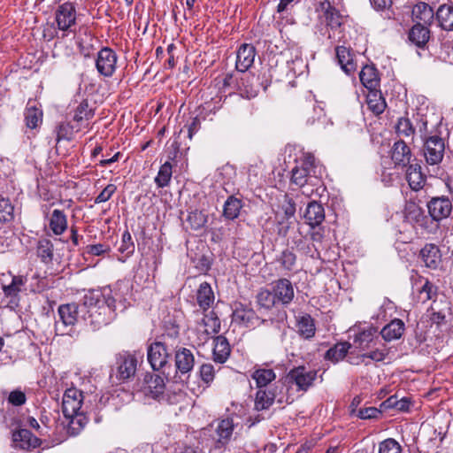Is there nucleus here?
<instances>
[{
	"instance_id": "79ce46f5",
	"label": "nucleus",
	"mask_w": 453,
	"mask_h": 453,
	"mask_svg": "<svg viewBox=\"0 0 453 453\" xmlns=\"http://www.w3.org/2000/svg\"><path fill=\"white\" fill-rule=\"evenodd\" d=\"M14 219V206L9 198H0V224H8Z\"/></svg>"
},
{
	"instance_id": "13d9d810",
	"label": "nucleus",
	"mask_w": 453,
	"mask_h": 453,
	"mask_svg": "<svg viewBox=\"0 0 453 453\" xmlns=\"http://www.w3.org/2000/svg\"><path fill=\"white\" fill-rule=\"evenodd\" d=\"M119 251L125 254L127 257L132 255L134 251V244L129 232L126 231L122 235L121 244L119 247Z\"/></svg>"
},
{
	"instance_id": "39448f33",
	"label": "nucleus",
	"mask_w": 453,
	"mask_h": 453,
	"mask_svg": "<svg viewBox=\"0 0 453 453\" xmlns=\"http://www.w3.org/2000/svg\"><path fill=\"white\" fill-rule=\"evenodd\" d=\"M146 387H145V394L151 398L162 402L166 401L167 403L173 404L178 403L179 400L182 397V393L180 391L175 393L173 397L167 395L165 398V381L164 379L156 374H147L144 378Z\"/></svg>"
},
{
	"instance_id": "3c124183",
	"label": "nucleus",
	"mask_w": 453,
	"mask_h": 453,
	"mask_svg": "<svg viewBox=\"0 0 453 453\" xmlns=\"http://www.w3.org/2000/svg\"><path fill=\"white\" fill-rule=\"evenodd\" d=\"M257 303L265 309L279 305L271 289H261L257 296Z\"/></svg>"
},
{
	"instance_id": "c03bdc74",
	"label": "nucleus",
	"mask_w": 453,
	"mask_h": 453,
	"mask_svg": "<svg viewBox=\"0 0 453 453\" xmlns=\"http://www.w3.org/2000/svg\"><path fill=\"white\" fill-rule=\"evenodd\" d=\"M54 246L49 239H42L37 243V255L44 263H49L53 258Z\"/></svg>"
},
{
	"instance_id": "774afa93",
	"label": "nucleus",
	"mask_w": 453,
	"mask_h": 453,
	"mask_svg": "<svg viewBox=\"0 0 453 453\" xmlns=\"http://www.w3.org/2000/svg\"><path fill=\"white\" fill-rule=\"evenodd\" d=\"M108 250L105 245L98 243L94 245H88L87 247V251L88 254L93 256H100L105 253Z\"/></svg>"
},
{
	"instance_id": "9d476101",
	"label": "nucleus",
	"mask_w": 453,
	"mask_h": 453,
	"mask_svg": "<svg viewBox=\"0 0 453 453\" xmlns=\"http://www.w3.org/2000/svg\"><path fill=\"white\" fill-rule=\"evenodd\" d=\"M83 403L82 392L76 388H70L65 391L62 401L64 416H70L81 411Z\"/></svg>"
},
{
	"instance_id": "bf43d9fd",
	"label": "nucleus",
	"mask_w": 453,
	"mask_h": 453,
	"mask_svg": "<svg viewBox=\"0 0 453 453\" xmlns=\"http://www.w3.org/2000/svg\"><path fill=\"white\" fill-rule=\"evenodd\" d=\"M296 261V256L290 250H286L281 253V256L279 258V262L281 266L287 270H293Z\"/></svg>"
},
{
	"instance_id": "473e14b6",
	"label": "nucleus",
	"mask_w": 453,
	"mask_h": 453,
	"mask_svg": "<svg viewBox=\"0 0 453 453\" xmlns=\"http://www.w3.org/2000/svg\"><path fill=\"white\" fill-rule=\"evenodd\" d=\"M50 229L56 235H61L67 229V218L61 210L55 209L49 219Z\"/></svg>"
},
{
	"instance_id": "f257e3e1",
	"label": "nucleus",
	"mask_w": 453,
	"mask_h": 453,
	"mask_svg": "<svg viewBox=\"0 0 453 453\" xmlns=\"http://www.w3.org/2000/svg\"><path fill=\"white\" fill-rule=\"evenodd\" d=\"M86 294H95L96 300L91 305L86 307L81 317L87 326H89L93 330H96L111 321V318H109L110 309L100 303V297H102L100 291L89 290Z\"/></svg>"
},
{
	"instance_id": "5fc2aeb1",
	"label": "nucleus",
	"mask_w": 453,
	"mask_h": 453,
	"mask_svg": "<svg viewBox=\"0 0 453 453\" xmlns=\"http://www.w3.org/2000/svg\"><path fill=\"white\" fill-rule=\"evenodd\" d=\"M291 219H292L286 218V216L282 215L280 211L275 212V220L277 223L276 231L278 235L285 237L288 234L293 223Z\"/></svg>"
},
{
	"instance_id": "680f3d73",
	"label": "nucleus",
	"mask_w": 453,
	"mask_h": 453,
	"mask_svg": "<svg viewBox=\"0 0 453 453\" xmlns=\"http://www.w3.org/2000/svg\"><path fill=\"white\" fill-rule=\"evenodd\" d=\"M116 190L117 187L114 184H108L95 198V203H101L109 201Z\"/></svg>"
},
{
	"instance_id": "393cba45",
	"label": "nucleus",
	"mask_w": 453,
	"mask_h": 453,
	"mask_svg": "<svg viewBox=\"0 0 453 453\" xmlns=\"http://www.w3.org/2000/svg\"><path fill=\"white\" fill-rule=\"evenodd\" d=\"M406 180L412 190L418 191L423 188L426 183V176L421 172V166L418 164H411L406 171Z\"/></svg>"
},
{
	"instance_id": "cd10ccee",
	"label": "nucleus",
	"mask_w": 453,
	"mask_h": 453,
	"mask_svg": "<svg viewBox=\"0 0 453 453\" xmlns=\"http://www.w3.org/2000/svg\"><path fill=\"white\" fill-rule=\"evenodd\" d=\"M238 86L242 96L248 99L256 97L259 92L258 79L255 75L247 74L241 78Z\"/></svg>"
},
{
	"instance_id": "7c9ffc66",
	"label": "nucleus",
	"mask_w": 453,
	"mask_h": 453,
	"mask_svg": "<svg viewBox=\"0 0 453 453\" xmlns=\"http://www.w3.org/2000/svg\"><path fill=\"white\" fill-rule=\"evenodd\" d=\"M230 345L226 337L219 335L214 339L213 360L216 363H225L230 355Z\"/></svg>"
},
{
	"instance_id": "4c0bfd02",
	"label": "nucleus",
	"mask_w": 453,
	"mask_h": 453,
	"mask_svg": "<svg viewBox=\"0 0 453 453\" xmlns=\"http://www.w3.org/2000/svg\"><path fill=\"white\" fill-rule=\"evenodd\" d=\"M367 95L368 108L376 115L382 113L386 108L385 99L382 97L379 88L369 90Z\"/></svg>"
},
{
	"instance_id": "a19ab883",
	"label": "nucleus",
	"mask_w": 453,
	"mask_h": 453,
	"mask_svg": "<svg viewBox=\"0 0 453 453\" xmlns=\"http://www.w3.org/2000/svg\"><path fill=\"white\" fill-rule=\"evenodd\" d=\"M370 349L371 351L358 356L357 358L362 362H365L366 359H371L374 362H381L387 358L389 353V349L381 342Z\"/></svg>"
},
{
	"instance_id": "9b49d317",
	"label": "nucleus",
	"mask_w": 453,
	"mask_h": 453,
	"mask_svg": "<svg viewBox=\"0 0 453 453\" xmlns=\"http://www.w3.org/2000/svg\"><path fill=\"white\" fill-rule=\"evenodd\" d=\"M138 360L134 355L130 353L119 354L116 361L119 380H126L134 376Z\"/></svg>"
},
{
	"instance_id": "f03ea898",
	"label": "nucleus",
	"mask_w": 453,
	"mask_h": 453,
	"mask_svg": "<svg viewBox=\"0 0 453 453\" xmlns=\"http://www.w3.org/2000/svg\"><path fill=\"white\" fill-rule=\"evenodd\" d=\"M291 173V182L298 187H303L305 184L312 183L313 178H318V175L320 174V167L318 165L315 157L307 153L303 156L300 165L292 169Z\"/></svg>"
},
{
	"instance_id": "e433bc0d",
	"label": "nucleus",
	"mask_w": 453,
	"mask_h": 453,
	"mask_svg": "<svg viewBox=\"0 0 453 453\" xmlns=\"http://www.w3.org/2000/svg\"><path fill=\"white\" fill-rule=\"evenodd\" d=\"M251 378L258 388H263L276 379V374L273 369L258 368L254 370Z\"/></svg>"
},
{
	"instance_id": "052dcab7",
	"label": "nucleus",
	"mask_w": 453,
	"mask_h": 453,
	"mask_svg": "<svg viewBox=\"0 0 453 453\" xmlns=\"http://www.w3.org/2000/svg\"><path fill=\"white\" fill-rule=\"evenodd\" d=\"M199 373L201 380L206 384H210L213 381L215 377L214 367L211 364L202 365L200 366Z\"/></svg>"
},
{
	"instance_id": "864d4df0",
	"label": "nucleus",
	"mask_w": 453,
	"mask_h": 453,
	"mask_svg": "<svg viewBox=\"0 0 453 453\" xmlns=\"http://www.w3.org/2000/svg\"><path fill=\"white\" fill-rule=\"evenodd\" d=\"M94 116V110L89 108L87 101H82L76 108L73 120L76 122H81L83 120H88Z\"/></svg>"
},
{
	"instance_id": "20e7f679",
	"label": "nucleus",
	"mask_w": 453,
	"mask_h": 453,
	"mask_svg": "<svg viewBox=\"0 0 453 453\" xmlns=\"http://www.w3.org/2000/svg\"><path fill=\"white\" fill-rule=\"evenodd\" d=\"M423 142L422 152L425 161L429 166H436L442 162L445 153L444 140L439 135H421Z\"/></svg>"
},
{
	"instance_id": "8fccbe9b",
	"label": "nucleus",
	"mask_w": 453,
	"mask_h": 453,
	"mask_svg": "<svg viewBox=\"0 0 453 453\" xmlns=\"http://www.w3.org/2000/svg\"><path fill=\"white\" fill-rule=\"evenodd\" d=\"M207 222V215L201 211H192L188 213L187 223L193 230H199L205 226Z\"/></svg>"
},
{
	"instance_id": "e2e57ef3",
	"label": "nucleus",
	"mask_w": 453,
	"mask_h": 453,
	"mask_svg": "<svg viewBox=\"0 0 453 453\" xmlns=\"http://www.w3.org/2000/svg\"><path fill=\"white\" fill-rule=\"evenodd\" d=\"M27 401L26 395L23 391L16 389L12 391L8 396V403L13 406H21Z\"/></svg>"
},
{
	"instance_id": "7ed1b4c3",
	"label": "nucleus",
	"mask_w": 453,
	"mask_h": 453,
	"mask_svg": "<svg viewBox=\"0 0 453 453\" xmlns=\"http://www.w3.org/2000/svg\"><path fill=\"white\" fill-rule=\"evenodd\" d=\"M96 300L95 294H85L79 303H72L61 304L58 309V316L65 326H73L82 321L81 315L88 305H91Z\"/></svg>"
},
{
	"instance_id": "0e129e2a",
	"label": "nucleus",
	"mask_w": 453,
	"mask_h": 453,
	"mask_svg": "<svg viewBox=\"0 0 453 453\" xmlns=\"http://www.w3.org/2000/svg\"><path fill=\"white\" fill-rule=\"evenodd\" d=\"M380 415V411L375 407L361 408L357 411L355 416L361 419L376 418Z\"/></svg>"
},
{
	"instance_id": "09e8293b",
	"label": "nucleus",
	"mask_w": 453,
	"mask_h": 453,
	"mask_svg": "<svg viewBox=\"0 0 453 453\" xmlns=\"http://www.w3.org/2000/svg\"><path fill=\"white\" fill-rule=\"evenodd\" d=\"M202 323L207 334H215L220 330V321L213 311L204 315Z\"/></svg>"
},
{
	"instance_id": "a878e982",
	"label": "nucleus",
	"mask_w": 453,
	"mask_h": 453,
	"mask_svg": "<svg viewBox=\"0 0 453 453\" xmlns=\"http://www.w3.org/2000/svg\"><path fill=\"white\" fill-rule=\"evenodd\" d=\"M12 437L14 442L19 443V447L23 449H35L41 443V440L27 429H19L14 432Z\"/></svg>"
},
{
	"instance_id": "603ef678",
	"label": "nucleus",
	"mask_w": 453,
	"mask_h": 453,
	"mask_svg": "<svg viewBox=\"0 0 453 453\" xmlns=\"http://www.w3.org/2000/svg\"><path fill=\"white\" fill-rule=\"evenodd\" d=\"M282 215H285L288 219H293L296 213V203L288 196L284 195L282 199L280 201L279 211Z\"/></svg>"
},
{
	"instance_id": "6e6d98bb",
	"label": "nucleus",
	"mask_w": 453,
	"mask_h": 453,
	"mask_svg": "<svg viewBox=\"0 0 453 453\" xmlns=\"http://www.w3.org/2000/svg\"><path fill=\"white\" fill-rule=\"evenodd\" d=\"M42 119V111L35 107H28L25 111L26 125L29 128H35Z\"/></svg>"
},
{
	"instance_id": "49530a36",
	"label": "nucleus",
	"mask_w": 453,
	"mask_h": 453,
	"mask_svg": "<svg viewBox=\"0 0 453 453\" xmlns=\"http://www.w3.org/2000/svg\"><path fill=\"white\" fill-rule=\"evenodd\" d=\"M325 19L326 25L330 27L331 29L341 27L343 20V17L339 11L331 6L330 4H328V7L325 11Z\"/></svg>"
},
{
	"instance_id": "423d86ee",
	"label": "nucleus",
	"mask_w": 453,
	"mask_h": 453,
	"mask_svg": "<svg viewBox=\"0 0 453 453\" xmlns=\"http://www.w3.org/2000/svg\"><path fill=\"white\" fill-rule=\"evenodd\" d=\"M170 357V349L163 342L155 341L147 348V359L154 371L163 370L169 363Z\"/></svg>"
},
{
	"instance_id": "58836bf2",
	"label": "nucleus",
	"mask_w": 453,
	"mask_h": 453,
	"mask_svg": "<svg viewBox=\"0 0 453 453\" xmlns=\"http://www.w3.org/2000/svg\"><path fill=\"white\" fill-rule=\"evenodd\" d=\"M275 394L271 390L259 388L256 394L255 410H268L273 403Z\"/></svg>"
},
{
	"instance_id": "0eeeda50",
	"label": "nucleus",
	"mask_w": 453,
	"mask_h": 453,
	"mask_svg": "<svg viewBox=\"0 0 453 453\" xmlns=\"http://www.w3.org/2000/svg\"><path fill=\"white\" fill-rule=\"evenodd\" d=\"M317 374V370L299 365L291 369L286 378L289 383L296 386L298 391L305 392L313 385Z\"/></svg>"
},
{
	"instance_id": "2eb2a0df",
	"label": "nucleus",
	"mask_w": 453,
	"mask_h": 453,
	"mask_svg": "<svg viewBox=\"0 0 453 453\" xmlns=\"http://www.w3.org/2000/svg\"><path fill=\"white\" fill-rule=\"evenodd\" d=\"M411 157V150L403 140L400 139L394 143L391 150V159L395 167L409 166Z\"/></svg>"
},
{
	"instance_id": "69168bd1",
	"label": "nucleus",
	"mask_w": 453,
	"mask_h": 453,
	"mask_svg": "<svg viewBox=\"0 0 453 453\" xmlns=\"http://www.w3.org/2000/svg\"><path fill=\"white\" fill-rule=\"evenodd\" d=\"M234 317L235 320L249 323L254 317V312L251 310H236L234 312Z\"/></svg>"
},
{
	"instance_id": "338daca9",
	"label": "nucleus",
	"mask_w": 453,
	"mask_h": 453,
	"mask_svg": "<svg viewBox=\"0 0 453 453\" xmlns=\"http://www.w3.org/2000/svg\"><path fill=\"white\" fill-rule=\"evenodd\" d=\"M57 141L69 139V125L64 122L59 123L56 127Z\"/></svg>"
},
{
	"instance_id": "c9c22d12",
	"label": "nucleus",
	"mask_w": 453,
	"mask_h": 453,
	"mask_svg": "<svg viewBox=\"0 0 453 453\" xmlns=\"http://www.w3.org/2000/svg\"><path fill=\"white\" fill-rule=\"evenodd\" d=\"M297 333L304 339H311L315 335L316 327L313 319L308 315L300 316L296 323Z\"/></svg>"
},
{
	"instance_id": "f704fd0d",
	"label": "nucleus",
	"mask_w": 453,
	"mask_h": 453,
	"mask_svg": "<svg viewBox=\"0 0 453 453\" xmlns=\"http://www.w3.org/2000/svg\"><path fill=\"white\" fill-rule=\"evenodd\" d=\"M198 305L204 311L208 310L214 303L215 296L211 287L207 282L200 284L196 293Z\"/></svg>"
},
{
	"instance_id": "bb28decb",
	"label": "nucleus",
	"mask_w": 453,
	"mask_h": 453,
	"mask_svg": "<svg viewBox=\"0 0 453 453\" xmlns=\"http://www.w3.org/2000/svg\"><path fill=\"white\" fill-rule=\"evenodd\" d=\"M417 300L419 303H425L429 300H432L437 294L436 287L431 283L427 279H419L415 283Z\"/></svg>"
},
{
	"instance_id": "f8f14e48",
	"label": "nucleus",
	"mask_w": 453,
	"mask_h": 453,
	"mask_svg": "<svg viewBox=\"0 0 453 453\" xmlns=\"http://www.w3.org/2000/svg\"><path fill=\"white\" fill-rule=\"evenodd\" d=\"M428 212L433 219L439 221L448 218L452 211V202L447 196L433 197L427 203Z\"/></svg>"
},
{
	"instance_id": "a211bd4d",
	"label": "nucleus",
	"mask_w": 453,
	"mask_h": 453,
	"mask_svg": "<svg viewBox=\"0 0 453 453\" xmlns=\"http://www.w3.org/2000/svg\"><path fill=\"white\" fill-rule=\"evenodd\" d=\"M377 333V329L372 326L360 332L354 341L357 347L365 350L380 343V339Z\"/></svg>"
},
{
	"instance_id": "a18cd8bd",
	"label": "nucleus",
	"mask_w": 453,
	"mask_h": 453,
	"mask_svg": "<svg viewBox=\"0 0 453 453\" xmlns=\"http://www.w3.org/2000/svg\"><path fill=\"white\" fill-rule=\"evenodd\" d=\"M173 174V167L169 162L161 165L157 175L155 178V183L158 188H165L169 185Z\"/></svg>"
},
{
	"instance_id": "412c9836",
	"label": "nucleus",
	"mask_w": 453,
	"mask_h": 453,
	"mask_svg": "<svg viewBox=\"0 0 453 453\" xmlns=\"http://www.w3.org/2000/svg\"><path fill=\"white\" fill-rule=\"evenodd\" d=\"M428 26L418 22L409 32V40L418 48L424 49L430 39Z\"/></svg>"
},
{
	"instance_id": "6ab92c4d",
	"label": "nucleus",
	"mask_w": 453,
	"mask_h": 453,
	"mask_svg": "<svg viewBox=\"0 0 453 453\" xmlns=\"http://www.w3.org/2000/svg\"><path fill=\"white\" fill-rule=\"evenodd\" d=\"M336 58L341 68L347 73L350 74L356 70V63L354 62V53L349 47L344 45L335 48Z\"/></svg>"
},
{
	"instance_id": "37998d69",
	"label": "nucleus",
	"mask_w": 453,
	"mask_h": 453,
	"mask_svg": "<svg viewBox=\"0 0 453 453\" xmlns=\"http://www.w3.org/2000/svg\"><path fill=\"white\" fill-rule=\"evenodd\" d=\"M350 344L349 342H339L330 348L326 353V358L333 362H338L345 357Z\"/></svg>"
},
{
	"instance_id": "4468645a",
	"label": "nucleus",
	"mask_w": 453,
	"mask_h": 453,
	"mask_svg": "<svg viewBox=\"0 0 453 453\" xmlns=\"http://www.w3.org/2000/svg\"><path fill=\"white\" fill-rule=\"evenodd\" d=\"M256 48L252 44H242L236 52L235 68L238 72H247L254 64Z\"/></svg>"
},
{
	"instance_id": "72a5a7b5",
	"label": "nucleus",
	"mask_w": 453,
	"mask_h": 453,
	"mask_svg": "<svg viewBox=\"0 0 453 453\" xmlns=\"http://www.w3.org/2000/svg\"><path fill=\"white\" fill-rule=\"evenodd\" d=\"M65 418L68 419L67 434L71 436L78 435L88 423V418L82 411H77Z\"/></svg>"
},
{
	"instance_id": "ea45409f",
	"label": "nucleus",
	"mask_w": 453,
	"mask_h": 453,
	"mask_svg": "<svg viewBox=\"0 0 453 453\" xmlns=\"http://www.w3.org/2000/svg\"><path fill=\"white\" fill-rule=\"evenodd\" d=\"M242 208V200L230 196L224 203L223 215L227 219H234L239 216Z\"/></svg>"
},
{
	"instance_id": "5701e85b",
	"label": "nucleus",
	"mask_w": 453,
	"mask_h": 453,
	"mask_svg": "<svg viewBox=\"0 0 453 453\" xmlns=\"http://www.w3.org/2000/svg\"><path fill=\"white\" fill-rule=\"evenodd\" d=\"M304 219L311 227L319 226L325 219L323 206L316 201L309 203L304 212Z\"/></svg>"
},
{
	"instance_id": "ddd939ff",
	"label": "nucleus",
	"mask_w": 453,
	"mask_h": 453,
	"mask_svg": "<svg viewBox=\"0 0 453 453\" xmlns=\"http://www.w3.org/2000/svg\"><path fill=\"white\" fill-rule=\"evenodd\" d=\"M234 429V424L233 418H226L219 420L217 423L215 433L217 435L215 441L214 450L218 453L221 452L223 448L230 441Z\"/></svg>"
},
{
	"instance_id": "6e6552de",
	"label": "nucleus",
	"mask_w": 453,
	"mask_h": 453,
	"mask_svg": "<svg viewBox=\"0 0 453 453\" xmlns=\"http://www.w3.org/2000/svg\"><path fill=\"white\" fill-rule=\"evenodd\" d=\"M118 56L116 52L109 48L101 49L96 59L97 72L104 77H111L117 67Z\"/></svg>"
},
{
	"instance_id": "dca6fc26",
	"label": "nucleus",
	"mask_w": 453,
	"mask_h": 453,
	"mask_svg": "<svg viewBox=\"0 0 453 453\" xmlns=\"http://www.w3.org/2000/svg\"><path fill=\"white\" fill-rule=\"evenodd\" d=\"M76 19V11L73 4L64 3L56 11V21L60 30L66 31Z\"/></svg>"
},
{
	"instance_id": "4be33fe9",
	"label": "nucleus",
	"mask_w": 453,
	"mask_h": 453,
	"mask_svg": "<svg viewBox=\"0 0 453 453\" xmlns=\"http://www.w3.org/2000/svg\"><path fill=\"white\" fill-rule=\"evenodd\" d=\"M174 358L176 368L181 373H187L193 369L195 357L190 349L180 348L176 350Z\"/></svg>"
},
{
	"instance_id": "aec40b11",
	"label": "nucleus",
	"mask_w": 453,
	"mask_h": 453,
	"mask_svg": "<svg viewBox=\"0 0 453 453\" xmlns=\"http://www.w3.org/2000/svg\"><path fill=\"white\" fill-rule=\"evenodd\" d=\"M420 257L425 265L431 269H436L441 263V255L439 248L432 243L426 244L420 250Z\"/></svg>"
},
{
	"instance_id": "4d7b16f0",
	"label": "nucleus",
	"mask_w": 453,
	"mask_h": 453,
	"mask_svg": "<svg viewBox=\"0 0 453 453\" xmlns=\"http://www.w3.org/2000/svg\"><path fill=\"white\" fill-rule=\"evenodd\" d=\"M379 453H402V447L395 439L388 438L379 444Z\"/></svg>"
},
{
	"instance_id": "de8ad7c7",
	"label": "nucleus",
	"mask_w": 453,
	"mask_h": 453,
	"mask_svg": "<svg viewBox=\"0 0 453 453\" xmlns=\"http://www.w3.org/2000/svg\"><path fill=\"white\" fill-rule=\"evenodd\" d=\"M395 128V133L399 136L413 137L416 133L415 127H413L411 119L408 118H399Z\"/></svg>"
},
{
	"instance_id": "c85d7f7f",
	"label": "nucleus",
	"mask_w": 453,
	"mask_h": 453,
	"mask_svg": "<svg viewBox=\"0 0 453 453\" xmlns=\"http://www.w3.org/2000/svg\"><path fill=\"white\" fill-rule=\"evenodd\" d=\"M404 329L405 326L403 321L399 319H395L382 328L380 335L386 342H391L400 339Z\"/></svg>"
},
{
	"instance_id": "f3484780",
	"label": "nucleus",
	"mask_w": 453,
	"mask_h": 453,
	"mask_svg": "<svg viewBox=\"0 0 453 453\" xmlns=\"http://www.w3.org/2000/svg\"><path fill=\"white\" fill-rule=\"evenodd\" d=\"M27 280L24 276L15 275L12 277V281L9 284H3L2 289L4 296L9 298V304L17 306L19 301V295L22 287L25 286Z\"/></svg>"
},
{
	"instance_id": "2f4dec72",
	"label": "nucleus",
	"mask_w": 453,
	"mask_h": 453,
	"mask_svg": "<svg viewBox=\"0 0 453 453\" xmlns=\"http://www.w3.org/2000/svg\"><path fill=\"white\" fill-rule=\"evenodd\" d=\"M434 17L441 29L453 31V5H440Z\"/></svg>"
},
{
	"instance_id": "c756f323",
	"label": "nucleus",
	"mask_w": 453,
	"mask_h": 453,
	"mask_svg": "<svg viewBox=\"0 0 453 453\" xmlns=\"http://www.w3.org/2000/svg\"><path fill=\"white\" fill-rule=\"evenodd\" d=\"M361 83L368 90H375L380 88V78L377 70L372 65H365L359 73Z\"/></svg>"
},
{
	"instance_id": "1a4fd4ad",
	"label": "nucleus",
	"mask_w": 453,
	"mask_h": 453,
	"mask_svg": "<svg viewBox=\"0 0 453 453\" xmlns=\"http://www.w3.org/2000/svg\"><path fill=\"white\" fill-rule=\"evenodd\" d=\"M271 288L279 305L288 306L295 297L294 286L288 279L281 278L273 281Z\"/></svg>"
},
{
	"instance_id": "b1692460",
	"label": "nucleus",
	"mask_w": 453,
	"mask_h": 453,
	"mask_svg": "<svg viewBox=\"0 0 453 453\" xmlns=\"http://www.w3.org/2000/svg\"><path fill=\"white\" fill-rule=\"evenodd\" d=\"M412 19L414 21L423 22V25L430 26L434 19L435 13L433 8L426 3L419 2L412 8Z\"/></svg>"
}]
</instances>
